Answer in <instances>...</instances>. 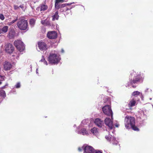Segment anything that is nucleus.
I'll return each instance as SVG.
<instances>
[{"label": "nucleus", "instance_id": "nucleus-1", "mask_svg": "<svg viewBox=\"0 0 153 153\" xmlns=\"http://www.w3.org/2000/svg\"><path fill=\"white\" fill-rule=\"evenodd\" d=\"M57 52L55 51H52L48 58L50 63L52 64H57L60 60L59 56L57 55Z\"/></svg>", "mask_w": 153, "mask_h": 153}, {"label": "nucleus", "instance_id": "nucleus-2", "mask_svg": "<svg viewBox=\"0 0 153 153\" xmlns=\"http://www.w3.org/2000/svg\"><path fill=\"white\" fill-rule=\"evenodd\" d=\"M131 76H134V77L133 78L132 80V79H130L129 82H128L127 86H129L133 84H135L138 82H142L143 81V79L140 76V75L137 74L135 71H133L131 73Z\"/></svg>", "mask_w": 153, "mask_h": 153}, {"label": "nucleus", "instance_id": "nucleus-3", "mask_svg": "<svg viewBox=\"0 0 153 153\" xmlns=\"http://www.w3.org/2000/svg\"><path fill=\"white\" fill-rule=\"evenodd\" d=\"M135 119L129 116H126L125 119V125L127 129H129L131 126H133L135 124Z\"/></svg>", "mask_w": 153, "mask_h": 153}, {"label": "nucleus", "instance_id": "nucleus-4", "mask_svg": "<svg viewBox=\"0 0 153 153\" xmlns=\"http://www.w3.org/2000/svg\"><path fill=\"white\" fill-rule=\"evenodd\" d=\"M17 25L20 29L25 30L27 27L28 22L26 20L22 19L18 21L17 23Z\"/></svg>", "mask_w": 153, "mask_h": 153}, {"label": "nucleus", "instance_id": "nucleus-5", "mask_svg": "<svg viewBox=\"0 0 153 153\" xmlns=\"http://www.w3.org/2000/svg\"><path fill=\"white\" fill-rule=\"evenodd\" d=\"M82 148L84 150V153H102L100 151L95 150L91 146L84 145L82 147Z\"/></svg>", "mask_w": 153, "mask_h": 153}, {"label": "nucleus", "instance_id": "nucleus-6", "mask_svg": "<svg viewBox=\"0 0 153 153\" xmlns=\"http://www.w3.org/2000/svg\"><path fill=\"white\" fill-rule=\"evenodd\" d=\"M14 44L17 49L20 52L23 51L25 49L24 45L21 40L15 41L14 42Z\"/></svg>", "mask_w": 153, "mask_h": 153}, {"label": "nucleus", "instance_id": "nucleus-7", "mask_svg": "<svg viewBox=\"0 0 153 153\" xmlns=\"http://www.w3.org/2000/svg\"><path fill=\"white\" fill-rule=\"evenodd\" d=\"M102 110L104 113L108 116H111V119H112V111L111 110L110 106L108 105H107L102 108Z\"/></svg>", "mask_w": 153, "mask_h": 153}, {"label": "nucleus", "instance_id": "nucleus-8", "mask_svg": "<svg viewBox=\"0 0 153 153\" xmlns=\"http://www.w3.org/2000/svg\"><path fill=\"white\" fill-rule=\"evenodd\" d=\"M138 117L141 119V121L143 122L147 119V116L146 115V112L141 110L139 111L138 114Z\"/></svg>", "mask_w": 153, "mask_h": 153}, {"label": "nucleus", "instance_id": "nucleus-9", "mask_svg": "<svg viewBox=\"0 0 153 153\" xmlns=\"http://www.w3.org/2000/svg\"><path fill=\"white\" fill-rule=\"evenodd\" d=\"M104 122L105 124L108 126L110 129H113L114 127L113 122L112 120L110 118H106Z\"/></svg>", "mask_w": 153, "mask_h": 153}, {"label": "nucleus", "instance_id": "nucleus-10", "mask_svg": "<svg viewBox=\"0 0 153 153\" xmlns=\"http://www.w3.org/2000/svg\"><path fill=\"white\" fill-rule=\"evenodd\" d=\"M12 68V65L10 63L5 61L3 64V69L5 71L10 70Z\"/></svg>", "mask_w": 153, "mask_h": 153}, {"label": "nucleus", "instance_id": "nucleus-11", "mask_svg": "<svg viewBox=\"0 0 153 153\" xmlns=\"http://www.w3.org/2000/svg\"><path fill=\"white\" fill-rule=\"evenodd\" d=\"M13 47L11 44L9 43L6 45L5 50L7 53H11L13 51Z\"/></svg>", "mask_w": 153, "mask_h": 153}, {"label": "nucleus", "instance_id": "nucleus-12", "mask_svg": "<svg viewBox=\"0 0 153 153\" xmlns=\"http://www.w3.org/2000/svg\"><path fill=\"white\" fill-rule=\"evenodd\" d=\"M38 45V47L41 51H45L47 49V46L44 42H39Z\"/></svg>", "mask_w": 153, "mask_h": 153}, {"label": "nucleus", "instance_id": "nucleus-13", "mask_svg": "<svg viewBox=\"0 0 153 153\" xmlns=\"http://www.w3.org/2000/svg\"><path fill=\"white\" fill-rule=\"evenodd\" d=\"M57 36V33L54 31L49 32L47 33V37L50 39H55L56 38Z\"/></svg>", "mask_w": 153, "mask_h": 153}, {"label": "nucleus", "instance_id": "nucleus-14", "mask_svg": "<svg viewBox=\"0 0 153 153\" xmlns=\"http://www.w3.org/2000/svg\"><path fill=\"white\" fill-rule=\"evenodd\" d=\"M94 123L97 126L100 127H101L104 123L103 121L99 118L96 119L94 120Z\"/></svg>", "mask_w": 153, "mask_h": 153}, {"label": "nucleus", "instance_id": "nucleus-15", "mask_svg": "<svg viewBox=\"0 0 153 153\" xmlns=\"http://www.w3.org/2000/svg\"><path fill=\"white\" fill-rule=\"evenodd\" d=\"M106 139L108 140H109L110 139H111V141L112 143L113 144L117 145L118 143V142L117 140H116V138L114 137H109L106 136L105 137Z\"/></svg>", "mask_w": 153, "mask_h": 153}, {"label": "nucleus", "instance_id": "nucleus-16", "mask_svg": "<svg viewBox=\"0 0 153 153\" xmlns=\"http://www.w3.org/2000/svg\"><path fill=\"white\" fill-rule=\"evenodd\" d=\"M15 33L13 30H10L8 33L7 36L10 39H11L14 37Z\"/></svg>", "mask_w": 153, "mask_h": 153}, {"label": "nucleus", "instance_id": "nucleus-17", "mask_svg": "<svg viewBox=\"0 0 153 153\" xmlns=\"http://www.w3.org/2000/svg\"><path fill=\"white\" fill-rule=\"evenodd\" d=\"M78 134H82L83 135H87L88 134V132L85 128H83L81 129V131H78Z\"/></svg>", "mask_w": 153, "mask_h": 153}, {"label": "nucleus", "instance_id": "nucleus-18", "mask_svg": "<svg viewBox=\"0 0 153 153\" xmlns=\"http://www.w3.org/2000/svg\"><path fill=\"white\" fill-rule=\"evenodd\" d=\"M136 103V101L134 100H131L128 104V105L129 107L131 108L132 106L135 105Z\"/></svg>", "mask_w": 153, "mask_h": 153}, {"label": "nucleus", "instance_id": "nucleus-19", "mask_svg": "<svg viewBox=\"0 0 153 153\" xmlns=\"http://www.w3.org/2000/svg\"><path fill=\"white\" fill-rule=\"evenodd\" d=\"M91 132L94 135H96L98 133V131L97 129L95 128L94 127L91 130Z\"/></svg>", "mask_w": 153, "mask_h": 153}, {"label": "nucleus", "instance_id": "nucleus-20", "mask_svg": "<svg viewBox=\"0 0 153 153\" xmlns=\"http://www.w3.org/2000/svg\"><path fill=\"white\" fill-rule=\"evenodd\" d=\"M59 16L58 11L56 12L55 14L52 16V20L54 21L55 20H58Z\"/></svg>", "mask_w": 153, "mask_h": 153}, {"label": "nucleus", "instance_id": "nucleus-21", "mask_svg": "<svg viewBox=\"0 0 153 153\" xmlns=\"http://www.w3.org/2000/svg\"><path fill=\"white\" fill-rule=\"evenodd\" d=\"M48 8L47 5L45 4H42L41 6L40 10L45 11L47 10Z\"/></svg>", "mask_w": 153, "mask_h": 153}, {"label": "nucleus", "instance_id": "nucleus-22", "mask_svg": "<svg viewBox=\"0 0 153 153\" xmlns=\"http://www.w3.org/2000/svg\"><path fill=\"white\" fill-rule=\"evenodd\" d=\"M1 29L3 33H6L8 30V27L7 26H5L3 27Z\"/></svg>", "mask_w": 153, "mask_h": 153}, {"label": "nucleus", "instance_id": "nucleus-23", "mask_svg": "<svg viewBox=\"0 0 153 153\" xmlns=\"http://www.w3.org/2000/svg\"><path fill=\"white\" fill-rule=\"evenodd\" d=\"M41 23L43 25H49L50 23L49 22L46 20H42L41 21Z\"/></svg>", "mask_w": 153, "mask_h": 153}, {"label": "nucleus", "instance_id": "nucleus-24", "mask_svg": "<svg viewBox=\"0 0 153 153\" xmlns=\"http://www.w3.org/2000/svg\"><path fill=\"white\" fill-rule=\"evenodd\" d=\"M5 96L6 94L5 91L4 90L0 91V96L5 97Z\"/></svg>", "mask_w": 153, "mask_h": 153}, {"label": "nucleus", "instance_id": "nucleus-25", "mask_svg": "<svg viewBox=\"0 0 153 153\" xmlns=\"http://www.w3.org/2000/svg\"><path fill=\"white\" fill-rule=\"evenodd\" d=\"M73 3H74L73 2V3H68V4H61L60 7H61V8L64 7L66 6L67 5H71V4H72Z\"/></svg>", "mask_w": 153, "mask_h": 153}, {"label": "nucleus", "instance_id": "nucleus-26", "mask_svg": "<svg viewBox=\"0 0 153 153\" xmlns=\"http://www.w3.org/2000/svg\"><path fill=\"white\" fill-rule=\"evenodd\" d=\"M140 94V92L137 91H134L132 93V95L133 96H136V95H139Z\"/></svg>", "mask_w": 153, "mask_h": 153}, {"label": "nucleus", "instance_id": "nucleus-27", "mask_svg": "<svg viewBox=\"0 0 153 153\" xmlns=\"http://www.w3.org/2000/svg\"><path fill=\"white\" fill-rule=\"evenodd\" d=\"M55 8L57 10L59 9L60 8H61L60 7V5L57 3L55 2Z\"/></svg>", "mask_w": 153, "mask_h": 153}, {"label": "nucleus", "instance_id": "nucleus-28", "mask_svg": "<svg viewBox=\"0 0 153 153\" xmlns=\"http://www.w3.org/2000/svg\"><path fill=\"white\" fill-rule=\"evenodd\" d=\"M17 20L18 18H16L15 19L12 20L11 22H8L7 24L9 25H10L13 24Z\"/></svg>", "mask_w": 153, "mask_h": 153}, {"label": "nucleus", "instance_id": "nucleus-29", "mask_svg": "<svg viewBox=\"0 0 153 153\" xmlns=\"http://www.w3.org/2000/svg\"><path fill=\"white\" fill-rule=\"evenodd\" d=\"M35 22V20L33 19H31L30 21V24L31 25H33Z\"/></svg>", "mask_w": 153, "mask_h": 153}, {"label": "nucleus", "instance_id": "nucleus-30", "mask_svg": "<svg viewBox=\"0 0 153 153\" xmlns=\"http://www.w3.org/2000/svg\"><path fill=\"white\" fill-rule=\"evenodd\" d=\"M131 128H132L133 130L135 131H139V129L138 128L135 126V124L133 126H131Z\"/></svg>", "mask_w": 153, "mask_h": 153}, {"label": "nucleus", "instance_id": "nucleus-31", "mask_svg": "<svg viewBox=\"0 0 153 153\" xmlns=\"http://www.w3.org/2000/svg\"><path fill=\"white\" fill-rule=\"evenodd\" d=\"M0 19L2 20H3L4 19V17L2 14H0Z\"/></svg>", "mask_w": 153, "mask_h": 153}, {"label": "nucleus", "instance_id": "nucleus-32", "mask_svg": "<svg viewBox=\"0 0 153 153\" xmlns=\"http://www.w3.org/2000/svg\"><path fill=\"white\" fill-rule=\"evenodd\" d=\"M16 88H19L20 87V84L19 82H18L17 83V84L16 85Z\"/></svg>", "mask_w": 153, "mask_h": 153}, {"label": "nucleus", "instance_id": "nucleus-33", "mask_svg": "<svg viewBox=\"0 0 153 153\" xmlns=\"http://www.w3.org/2000/svg\"><path fill=\"white\" fill-rule=\"evenodd\" d=\"M64 0H55V2L59 3V2H63Z\"/></svg>", "mask_w": 153, "mask_h": 153}, {"label": "nucleus", "instance_id": "nucleus-34", "mask_svg": "<svg viewBox=\"0 0 153 153\" xmlns=\"http://www.w3.org/2000/svg\"><path fill=\"white\" fill-rule=\"evenodd\" d=\"M8 85V84L7 83L4 86H3L2 87V88L4 89V88H6V87Z\"/></svg>", "mask_w": 153, "mask_h": 153}, {"label": "nucleus", "instance_id": "nucleus-35", "mask_svg": "<svg viewBox=\"0 0 153 153\" xmlns=\"http://www.w3.org/2000/svg\"><path fill=\"white\" fill-rule=\"evenodd\" d=\"M45 60V59L44 58L43 56H42V58L40 60V61L44 62Z\"/></svg>", "mask_w": 153, "mask_h": 153}, {"label": "nucleus", "instance_id": "nucleus-36", "mask_svg": "<svg viewBox=\"0 0 153 153\" xmlns=\"http://www.w3.org/2000/svg\"><path fill=\"white\" fill-rule=\"evenodd\" d=\"M78 149L79 151H81L82 149L83 150V149L82 148V147H81V148L79 147Z\"/></svg>", "mask_w": 153, "mask_h": 153}, {"label": "nucleus", "instance_id": "nucleus-37", "mask_svg": "<svg viewBox=\"0 0 153 153\" xmlns=\"http://www.w3.org/2000/svg\"><path fill=\"white\" fill-rule=\"evenodd\" d=\"M0 77L3 80H4L5 77L4 76H0Z\"/></svg>", "mask_w": 153, "mask_h": 153}, {"label": "nucleus", "instance_id": "nucleus-38", "mask_svg": "<svg viewBox=\"0 0 153 153\" xmlns=\"http://www.w3.org/2000/svg\"><path fill=\"white\" fill-rule=\"evenodd\" d=\"M43 62H44V64H45V65H48V63H47V62H46V61L45 60Z\"/></svg>", "mask_w": 153, "mask_h": 153}, {"label": "nucleus", "instance_id": "nucleus-39", "mask_svg": "<svg viewBox=\"0 0 153 153\" xmlns=\"http://www.w3.org/2000/svg\"><path fill=\"white\" fill-rule=\"evenodd\" d=\"M3 33V32L2 31V30L1 28H0V34H1V33Z\"/></svg>", "mask_w": 153, "mask_h": 153}, {"label": "nucleus", "instance_id": "nucleus-40", "mask_svg": "<svg viewBox=\"0 0 153 153\" xmlns=\"http://www.w3.org/2000/svg\"><path fill=\"white\" fill-rule=\"evenodd\" d=\"M114 125L116 127H118L119 126V124L117 123L115 124Z\"/></svg>", "mask_w": 153, "mask_h": 153}, {"label": "nucleus", "instance_id": "nucleus-41", "mask_svg": "<svg viewBox=\"0 0 153 153\" xmlns=\"http://www.w3.org/2000/svg\"><path fill=\"white\" fill-rule=\"evenodd\" d=\"M69 9L67 8V7H66L65 9V11H67L68 10H69Z\"/></svg>", "mask_w": 153, "mask_h": 153}, {"label": "nucleus", "instance_id": "nucleus-42", "mask_svg": "<svg viewBox=\"0 0 153 153\" xmlns=\"http://www.w3.org/2000/svg\"><path fill=\"white\" fill-rule=\"evenodd\" d=\"M36 73L37 74H38V69H36Z\"/></svg>", "mask_w": 153, "mask_h": 153}, {"label": "nucleus", "instance_id": "nucleus-43", "mask_svg": "<svg viewBox=\"0 0 153 153\" xmlns=\"http://www.w3.org/2000/svg\"><path fill=\"white\" fill-rule=\"evenodd\" d=\"M61 52L62 53H64V50H63V49H62V50H61Z\"/></svg>", "mask_w": 153, "mask_h": 153}, {"label": "nucleus", "instance_id": "nucleus-44", "mask_svg": "<svg viewBox=\"0 0 153 153\" xmlns=\"http://www.w3.org/2000/svg\"><path fill=\"white\" fill-rule=\"evenodd\" d=\"M149 89V88H147L145 90V92H147V91Z\"/></svg>", "mask_w": 153, "mask_h": 153}, {"label": "nucleus", "instance_id": "nucleus-45", "mask_svg": "<svg viewBox=\"0 0 153 153\" xmlns=\"http://www.w3.org/2000/svg\"><path fill=\"white\" fill-rule=\"evenodd\" d=\"M19 7L21 8H23V6L22 5L20 6Z\"/></svg>", "mask_w": 153, "mask_h": 153}, {"label": "nucleus", "instance_id": "nucleus-46", "mask_svg": "<svg viewBox=\"0 0 153 153\" xmlns=\"http://www.w3.org/2000/svg\"><path fill=\"white\" fill-rule=\"evenodd\" d=\"M84 121V120H83L82 122V123Z\"/></svg>", "mask_w": 153, "mask_h": 153}, {"label": "nucleus", "instance_id": "nucleus-47", "mask_svg": "<svg viewBox=\"0 0 153 153\" xmlns=\"http://www.w3.org/2000/svg\"><path fill=\"white\" fill-rule=\"evenodd\" d=\"M1 36L2 37L4 38V36L3 35L2 36Z\"/></svg>", "mask_w": 153, "mask_h": 153}, {"label": "nucleus", "instance_id": "nucleus-48", "mask_svg": "<svg viewBox=\"0 0 153 153\" xmlns=\"http://www.w3.org/2000/svg\"><path fill=\"white\" fill-rule=\"evenodd\" d=\"M15 56V55H13L12 56H13V57Z\"/></svg>", "mask_w": 153, "mask_h": 153}, {"label": "nucleus", "instance_id": "nucleus-49", "mask_svg": "<svg viewBox=\"0 0 153 153\" xmlns=\"http://www.w3.org/2000/svg\"><path fill=\"white\" fill-rule=\"evenodd\" d=\"M132 87H133V88H135V87H136V86H134L133 85V86H132Z\"/></svg>", "mask_w": 153, "mask_h": 153}, {"label": "nucleus", "instance_id": "nucleus-50", "mask_svg": "<svg viewBox=\"0 0 153 153\" xmlns=\"http://www.w3.org/2000/svg\"><path fill=\"white\" fill-rule=\"evenodd\" d=\"M2 82H0V85L1 84Z\"/></svg>", "mask_w": 153, "mask_h": 153}, {"label": "nucleus", "instance_id": "nucleus-51", "mask_svg": "<svg viewBox=\"0 0 153 153\" xmlns=\"http://www.w3.org/2000/svg\"><path fill=\"white\" fill-rule=\"evenodd\" d=\"M152 99V98H150V100H151Z\"/></svg>", "mask_w": 153, "mask_h": 153}, {"label": "nucleus", "instance_id": "nucleus-52", "mask_svg": "<svg viewBox=\"0 0 153 153\" xmlns=\"http://www.w3.org/2000/svg\"><path fill=\"white\" fill-rule=\"evenodd\" d=\"M16 57L17 58V56H16ZM17 57H18V56H17Z\"/></svg>", "mask_w": 153, "mask_h": 153}]
</instances>
